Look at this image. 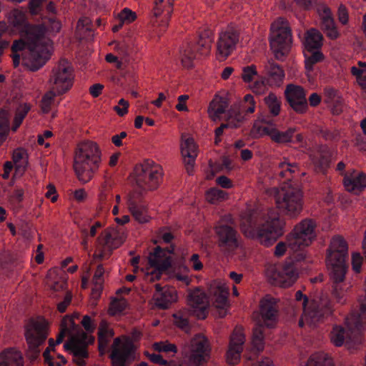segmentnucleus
<instances>
[{"instance_id": "25", "label": "nucleus", "mask_w": 366, "mask_h": 366, "mask_svg": "<svg viewBox=\"0 0 366 366\" xmlns=\"http://www.w3.org/2000/svg\"><path fill=\"white\" fill-rule=\"evenodd\" d=\"M154 300L155 305L160 309H167L173 302L177 300V292L174 287L159 284L155 285Z\"/></svg>"}, {"instance_id": "7", "label": "nucleus", "mask_w": 366, "mask_h": 366, "mask_svg": "<svg viewBox=\"0 0 366 366\" xmlns=\"http://www.w3.org/2000/svg\"><path fill=\"white\" fill-rule=\"evenodd\" d=\"M316 223L313 219H305L295 226L292 232L287 236V244L295 252H297L295 259L301 262L306 258L305 248L316 237Z\"/></svg>"}, {"instance_id": "8", "label": "nucleus", "mask_w": 366, "mask_h": 366, "mask_svg": "<svg viewBox=\"0 0 366 366\" xmlns=\"http://www.w3.org/2000/svg\"><path fill=\"white\" fill-rule=\"evenodd\" d=\"M275 202L282 214L295 218L303 209V192L297 185L285 184L276 191Z\"/></svg>"}, {"instance_id": "61", "label": "nucleus", "mask_w": 366, "mask_h": 366, "mask_svg": "<svg viewBox=\"0 0 366 366\" xmlns=\"http://www.w3.org/2000/svg\"><path fill=\"white\" fill-rule=\"evenodd\" d=\"M312 159L313 162L320 168H323L329 162L327 157L323 154L314 156Z\"/></svg>"}, {"instance_id": "40", "label": "nucleus", "mask_w": 366, "mask_h": 366, "mask_svg": "<svg viewBox=\"0 0 366 366\" xmlns=\"http://www.w3.org/2000/svg\"><path fill=\"white\" fill-rule=\"evenodd\" d=\"M305 366H333L332 358L322 352L312 354Z\"/></svg>"}, {"instance_id": "52", "label": "nucleus", "mask_w": 366, "mask_h": 366, "mask_svg": "<svg viewBox=\"0 0 366 366\" xmlns=\"http://www.w3.org/2000/svg\"><path fill=\"white\" fill-rule=\"evenodd\" d=\"M242 107L247 114H252L254 112L255 102L252 94H248L244 97V102Z\"/></svg>"}, {"instance_id": "28", "label": "nucleus", "mask_w": 366, "mask_h": 366, "mask_svg": "<svg viewBox=\"0 0 366 366\" xmlns=\"http://www.w3.org/2000/svg\"><path fill=\"white\" fill-rule=\"evenodd\" d=\"M181 153L184 157L185 168L189 175L192 174L193 167L197 157V146L192 137L182 136Z\"/></svg>"}, {"instance_id": "23", "label": "nucleus", "mask_w": 366, "mask_h": 366, "mask_svg": "<svg viewBox=\"0 0 366 366\" xmlns=\"http://www.w3.org/2000/svg\"><path fill=\"white\" fill-rule=\"evenodd\" d=\"M261 122L267 124L262 127V131L269 135L272 141L280 144L292 142V139L296 131L295 128L291 127L285 132H280L275 127L273 120L269 119V117H263Z\"/></svg>"}, {"instance_id": "60", "label": "nucleus", "mask_w": 366, "mask_h": 366, "mask_svg": "<svg viewBox=\"0 0 366 366\" xmlns=\"http://www.w3.org/2000/svg\"><path fill=\"white\" fill-rule=\"evenodd\" d=\"M362 263V257L359 253H354L352 256V269L356 272H360Z\"/></svg>"}, {"instance_id": "48", "label": "nucleus", "mask_w": 366, "mask_h": 366, "mask_svg": "<svg viewBox=\"0 0 366 366\" xmlns=\"http://www.w3.org/2000/svg\"><path fill=\"white\" fill-rule=\"evenodd\" d=\"M175 325L184 331L190 329L187 315L181 311L176 312L173 315Z\"/></svg>"}, {"instance_id": "49", "label": "nucleus", "mask_w": 366, "mask_h": 366, "mask_svg": "<svg viewBox=\"0 0 366 366\" xmlns=\"http://www.w3.org/2000/svg\"><path fill=\"white\" fill-rule=\"evenodd\" d=\"M153 348L158 352H173L177 353V347L174 344L168 342H159L153 344Z\"/></svg>"}, {"instance_id": "38", "label": "nucleus", "mask_w": 366, "mask_h": 366, "mask_svg": "<svg viewBox=\"0 0 366 366\" xmlns=\"http://www.w3.org/2000/svg\"><path fill=\"white\" fill-rule=\"evenodd\" d=\"M264 102L270 117H277L280 114L282 101L275 94L270 92L264 98Z\"/></svg>"}, {"instance_id": "46", "label": "nucleus", "mask_w": 366, "mask_h": 366, "mask_svg": "<svg viewBox=\"0 0 366 366\" xmlns=\"http://www.w3.org/2000/svg\"><path fill=\"white\" fill-rule=\"evenodd\" d=\"M9 131V120L6 114L0 113V145L6 140Z\"/></svg>"}, {"instance_id": "34", "label": "nucleus", "mask_w": 366, "mask_h": 366, "mask_svg": "<svg viewBox=\"0 0 366 366\" xmlns=\"http://www.w3.org/2000/svg\"><path fill=\"white\" fill-rule=\"evenodd\" d=\"M188 302L194 308H197L201 310L207 309L209 305L207 294L199 287H197L189 292Z\"/></svg>"}, {"instance_id": "62", "label": "nucleus", "mask_w": 366, "mask_h": 366, "mask_svg": "<svg viewBox=\"0 0 366 366\" xmlns=\"http://www.w3.org/2000/svg\"><path fill=\"white\" fill-rule=\"evenodd\" d=\"M338 19L340 22L345 25L348 22V13L345 6L341 5L338 9Z\"/></svg>"}, {"instance_id": "12", "label": "nucleus", "mask_w": 366, "mask_h": 366, "mask_svg": "<svg viewBox=\"0 0 366 366\" xmlns=\"http://www.w3.org/2000/svg\"><path fill=\"white\" fill-rule=\"evenodd\" d=\"M213 33L210 29H205L199 35L198 41L195 44L189 43L181 51L182 63L184 67L192 68L194 59L210 53Z\"/></svg>"}, {"instance_id": "9", "label": "nucleus", "mask_w": 366, "mask_h": 366, "mask_svg": "<svg viewBox=\"0 0 366 366\" xmlns=\"http://www.w3.org/2000/svg\"><path fill=\"white\" fill-rule=\"evenodd\" d=\"M278 313L277 299L266 295L260 301V314L262 322L259 321L253 329L252 343L254 347L261 350L263 349L264 332L263 326L272 327L274 325Z\"/></svg>"}, {"instance_id": "21", "label": "nucleus", "mask_w": 366, "mask_h": 366, "mask_svg": "<svg viewBox=\"0 0 366 366\" xmlns=\"http://www.w3.org/2000/svg\"><path fill=\"white\" fill-rule=\"evenodd\" d=\"M215 232L222 250L230 252L239 247L238 234L232 227L222 224L215 227Z\"/></svg>"}, {"instance_id": "55", "label": "nucleus", "mask_w": 366, "mask_h": 366, "mask_svg": "<svg viewBox=\"0 0 366 366\" xmlns=\"http://www.w3.org/2000/svg\"><path fill=\"white\" fill-rule=\"evenodd\" d=\"M145 356L153 363L159 365H167L168 361L164 360L162 355L158 353H149V352H145Z\"/></svg>"}, {"instance_id": "59", "label": "nucleus", "mask_w": 366, "mask_h": 366, "mask_svg": "<svg viewBox=\"0 0 366 366\" xmlns=\"http://www.w3.org/2000/svg\"><path fill=\"white\" fill-rule=\"evenodd\" d=\"M129 103L124 99L119 101V105L114 107V110L120 116L123 117L128 112Z\"/></svg>"}, {"instance_id": "44", "label": "nucleus", "mask_w": 366, "mask_h": 366, "mask_svg": "<svg viewBox=\"0 0 366 366\" xmlns=\"http://www.w3.org/2000/svg\"><path fill=\"white\" fill-rule=\"evenodd\" d=\"M305 68L307 70H312L313 65L321 61L323 59V54L320 49H313L311 51L305 53Z\"/></svg>"}, {"instance_id": "26", "label": "nucleus", "mask_w": 366, "mask_h": 366, "mask_svg": "<svg viewBox=\"0 0 366 366\" xmlns=\"http://www.w3.org/2000/svg\"><path fill=\"white\" fill-rule=\"evenodd\" d=\"M244 340V335L241 332L235 330L232 333L227 352V361L229 365H234L239 361Z\"/></svg>"}, {"instance_id": "30", "label": "nucleus", "mask_w": 366, "mask_h": 366, "mask_svg": "<svg viewBox=\"0 0 366 366\" xmlns=\"http://www.w3.org/2000/svg\"><path fill=\"white\" fill-rule=\"evenodd\" d=\"M227 102L224 98L216 97L209 104L208 109L209 116L214 121L221 119L222 115L227 117L228 119L230 114H234V112H240L239 110L231 109L227 113Z\"/></svg>"}, {"instance_id": "27", "label": "nucleus", "mask_w": 366, "mask_h": 366, "mask_svg": "<svg viewBox=\"0 0 366 366\" xmlns=\"http://www.w3.org/2000/svg\"><path fill=\"white\" fill-rule=\"evenodd\" d=\"M264 77L267 85L270 86H280L285 79L283 68L273 59H269L264 64Z\"/></svg>"}, {"instance_id": "47", "label": "nucleus", "mask_w": 366, "mask_h": 366, "mask_svg": "<svg viewBox=\"0 0 366 366\" xmlns=\"http://www.w3.org/2000/svg\"><path fill=\"white\" fill-rule=\"evenodd\" d=\"M226 196L227 193L223 190L217 188H212L207 192L206 198L210 203L215 204L219 201L224 199Z\"/></svg>"}, {"instance_id": "51", "label": "nucleus", "mask_w": 366, "mask_h": 366, "mask_svg": "<svg viewBox=\"0 0 366 366\" xmlns=\"http://www.w3.org/2000/svg\"><path fill=\"white\" fill-rule=\"evenodd\" d=\"M127 307V302L124 299H114L110 304L109 310L112 314L115 315L123 312Z\"/></svg>"}, {"instance_id": "24", "label": "nucleus", "mask_w": 366, "mask_h": 366, "mask_svg": "<svg viewBox=\"0 0 366 366\" xmlns=\"http://www.w3.org/2000/svg\"><path fill=\"white\" fill-rule=\"evenodd\" d=\"M47 335L46 326L37 322H31L25 332L26 341L34 350H37L44 342Z\"/></svg>"}, {"instance_id": "41", "label": "nucleus", "mask_w": 366, "mask_h": 366, "mask_svg": "<svg viewBox=\"0 0 366 366\" xmlns=\"http://www.w3.org/2000/svg\"><path fill=\"white\" fill-rule=\"evenodd\" d=\"M12 159L16 165V169L24 172L28 164V154L22 148H18L13 152Z\"/></svg>"}, {"instance_id": "63", "label": "nucleus", "mask_w": 366, "mask_h": 366, "mask_svg": "<svg viewBox=\"0 0 366 366\" xmlns=\"http://www.w3.org/2000/svg\"><path fill=\"white\" fill-rule=\"evenodd\" d=\"M190 263L192 267L196 271H199L203 267V264L199 260V256L197 254H194L192 255L190 258Z\"/></svg>"}, {"instance_id": "6", "label": "nucleus", "mask_w": 366, "mask_h": 366, "mask_svg": "<svg viewBox=\"0 0 366 366\" xmlns=\"http://www.w3.org/2000/svg\"><path fill=\"white\" fill-rule=\"evenodd\" d=\"M345 324L347 330H345L342 326L336 325L331 332V341L337 347L342 346L345 340L351 342L358 340L366 325V304L362 303L359 310L352 311L345 318Z\"/></svg>"}, {"instance_id": "36", "label": "nucleus", "mask_w": 366, "mask_h": 366, "mask_svg": "<svg viewBox=\"0 0 366 366\" xmlns=\"http://www.w3.org/2000/svg\"><path fill=\"white\" fill-rule=\"evenodd\" d=\"M104 334H107L110 338L114 335V330L109 328L108 323L105 320H102L100 322L98 331V349L101 355L105 354L109 345V341L103 339Z\"/></svg>"}, {"instance_id": "20", "label": "nucleus", "mask_w": 366, "mask_h": 366, "mask_svg": "<svg viewBox=\"0 0 366 366\" xmlns=\"http://www.w3.org/2000/svg\"><path fill=\"white\" fill-rule=\"evenodd\" d=\"M149 263L153 267V271L147 274V279L150 282H154L159 280L162 274L170 267L171 259L164 249L157 247L154 252L149 254Z\"/></svg>"}, {"instance_id": "56", "label": "nucleus", "mask_w": 366, "mask_h": 366, "mask_svg": "<svg viewBox=\"0 0 366 366\" xmlns=\"http://www.w3.org/2000/svg\"><path fill=\"white\" fill-rule=\"evenodd\" d=\"M118 16L126 23H131L135 20L137 15L128 8H124L118 15Z\"/></svg>"}, {"instance_id": "10", "label": "nucleus", "mask_w": 366, "mask_h": 366, "mask_svg": "<svg viewBox=\"0 0 366 366\" xmlns=\"http://www.w3.org/2000/svg\"><path fill=\"white\" fill-rule=\"evenodd\" d=\"M269 43L275 59L284 60L292 45V34L283 19L280 18L271 25Z\"/></svg>"}, {"instance_id": "11", "label": "nucleus", "mask_w": 366, "mask_h": 366, "mask_svg": "<svg viewBox=\"0 0 366 366\" xmlns=\"http://www.w3.org/2000/svg\"><path fill=\"white\" fill-rule=\"evenodd\" d=\"M295 300L301 305L306 320L312 323L321 321L333 312L332 302L327 297L322 298L319 302H310L308 297L298 290L295 293Z\"/></svg>"}, {"instance_id": "54", "label": "nucleus", "mask_w": 366, "mask_h": 366, "mask_svg": "<svg viewBox=\"0 0 366 366\" xmlns=\"http://www.w3.org/2000/svg\"><path fill=\"white\" fill-rule=\"evenodd\" d=\"M81 324L88 334L93 333L96 329V324L89 315L83 316Z\"/></svg>"}, {"instance_id": "37", "label": "nucleus", "mask_w": 366, "mask_h": 366, "mask_svg": "<svg viewBox=\"0 0 366 366\" xmlns=\"http://www.w3.org/2000/svg\"><path fill=\"white\" fill-rule=\"evenodd\" d=\"M244 120V115L242 112H234V117L233 114H230L229 119H227V122L222 124L215 129V137L217 139L220 137V136L223 134L224 129L226 128H237L240 127Z\"/></svg>"}, {"instance_id": "58", "label": "nucleus", "mask_w": 366, "mask_h": 366, "mask_svg": "<svg viewBox=\"0 0 366 366\" xmlns=\"http://www.w3.org/2000/svg\"><path fill=\"white\" fill-rule=\"evenodd\" d=\"M267 81L262 78L260 80H257L254 83L252 87V92L257 94H264L267 89Z\"/></svg>"}, {"instance_id": "19", "label": "nucleus", "mask_w": 366, "mask_h": 366, "mask_svg": "<svg viewBox=\"0 0 366 366\" xmlns=\"http://www.w3.org/2000/svg\"><path fill=\"white\" fill-rule=\"evenodd\" d=\"M239 39V32L236 26L229 25L222 31L217 44V54L223 58L229 56L236 49Z\"/></svg>"}, {"instance_id": "64", "label": "nucleus", "mask_w": 366, "mask_h": 366, "mask_svg": "<svg viewBox=\"0 0 366 366\" xmlns=\"http://www.w3.org/2000/svg\"><path fill=\"white\" fill-rule=\"evenodd\" d=\"M29 109L30 107L27 104L21 106L19 108L17 109L15 116L16 117V118L21 119L23 121L26 114H28Z\"/></svg>"}, {"instance_id": "14", "label": "nucleus", "mask_w": 366, "mask_h": 366, "mask_svg": "<svg viewBox=\"0 0 366 366\" xmlns=\"http://www.w3.org/2000/svg\"><path fill=\"white\" fill-rule=\"evenodd\" d=\"M136 347L133 340L125 337L122 342L119 337L114 339L110 355L112 366H129L135 358Z\"/></svg>"}, {"instance_id": "16", "label": "nucleus", "mask_w": 366, "mask_h": 366, "mask_svg": "<svg viewBox=\"0 0 366 366\" xmlns=\"http://www.w3.org/2000/svg\"><path fill=\"white\" fill-rule=\"evenodd\" d=\"M174 0H154L151 14V24L160 35L168 26Z\"/></svg>"}, {"instance_id": "5", "label": "nucleus", "mask_w": 366, "mask_h": 366, "mask_svg": "<svg viewBox=\"0 0 366 366\" xmlns=\"http://www.w3.org/2000/svg\"><path fill=\"white\" fill-rule=\"evenodd\" d=\"M100 162L101 152L96 143L87 141L79 144L74 162V169L79 180L88 182L99 168Z\"/></svg>"}, {"instance_id": "3", "label": "nucleus", "mask_w": 366, "mask_h": 366, "mask_svg": "<svg viewBox=\"0 0 366 366\" xmlns=\"http://www.w3.org/2000/svg\"><path fill=\"white\" fill-rule=\"evenodd\" d=\"M134 174L137 189L128 194L127 204L134 219L139 223H145L149 217L146 207L139 203V199L142 192L153 191L160 186L163 180V169L154 161L146 159L135 167Z\"/></svg>"}, {"instance_id": "33", "label": "nucleus", "mask_w": 366, "mask_h": 366, "mask_svg": "<svg viewBox=\"0 0 366 366\" xmlns=\"http://www.w3.org/2000/svg\"><path fill=\"white\" fill-rule=\"evenodd\" d=\"M322 40L321 32L312 28L306 31L303 44L306 50L311 51L313 49H320L322 46Z\"/></svg>"}, {"instance_id": "35", "label": "nucleus", "mask_w": 366, "mask_h": 366, "mask_svg": "<svg viewBox=\"0 0 366 366\" xmlns=\"http://www.w3.org/2000/svg\"><path fill=\"white\" fill-rule=\"evenodd\" d=\"M211 295L213 296L214 305L221 310L226 309L228 305V290L223 285H217L210 290Z\"/></svg>"}, {"instance_id": "42", "label": "nucleus", "mask_w": 366, "mask_h": 366, "mask_svg": "<svg viewBox=\"0 0 366 366\" xmlns=\"http://www.w3.org/2000/svg\"><path fill=\"white\" fill-rule=\"evenodd\" d=\"M56 96L59 95L51 88L44 94L40 103L41 109L43 113L47 114L51 110L52 107L55 104V97Z\"/></svg>"}, {"instance_id": "18", "label": "nucleus", "mask_w": 366, "mask_h": 366, "mask_svg": "<svg viewBox=\"0 0 366 366\" xmlns=\"http://www.w3.org/2000/svg\"><path fill=\"white\" fill-rule=\"evenodd\" d=\"M298 277V267L293 259H287L275 267L272 274L274 282L281 287L291 286Z\"/></svg>"}, {"instance_id": "57", "label": "nucleus", "mask_w": 366, "mask_h": 366, "mask_svg": "<svg viewBox=\"0 0 366 366\" xmlns=\"http://www.w3.org/2000/svg\"><path fill=\"white\" fill-rule=\"evenodd\" d=\"M104 273V269L103 266L102 264L98 265L93 277V282L96 287L102 286Z\"/></svg>"}, {"instance_id": "45", "label": "nucleus", "mask_w": 366, "mask_h": 366, "mask_svg": "<svg viewBox=\"0 0 366 366\" xmlns=\"http://www.w3.org/2000/svg\"><path fill=\"white\" fill-rule=\"evenodd\" d=\"M297 164L296 163H290L286 160L280 162L278 164L277 174L282 178L290 179V175L295 173L297 170Z\"/></svg>"}, {"instance_id": "39", "label": "nucleus", "mask_w": 366, "mask_h": 366, "mask_svg": "<svg viewBox=\"0 0 366 366\" xmlns=\"http://www.w3.org/2000/svg\"><path fill=\"white\" fill-rule=\"evenodd\" d=\"M325 15L322 19L321 27L326 35L331 39H335L339 36V31L335 26L334 19L327 10L325 11Z\"/></svg>"}, {"instance_id": "13", "label": "nucleus", "mask_w": 366, "mask_h": 366, "mask_svg": "<svg viewBox=\"0 0 366 366\" xmlns=\"http://www.w3.org/2000/svg\"><path fill=\"white\" fill-rule=\"evenodd\" d=\"M74 80V74L71 64L62 59L51 71L49 84L57 94L62 95L71 89Z\"/></svg>"}, {"instance_id": "50", "label": "nucleus", "mask_w": 366, "mask_h": 366, "mask_svg": "<svg viewBox=\"0 0 366 366\" xmlns=\"http://www.w3.org/2000/svg\"><path fill=\"white\" fill-rule=\"evenodd\" d=\"M256 76H257V71L254 65L244 66L242 69V78L244 82L252 81Z\"/></svg>"}, {"instance_id": "17", "label": "nucleus", "mask_w": 366, "mask_h": 366, "mask_svg": "<svg viewBox=\"0 0 366 366\" xmlns=\"http://www.w3.org/2000/svg\"><path fill=\"white\" fill-rule=\"evenodd\" d=\"M285 97L290 107L297 114H305L308 110L306 91L299 85L288 84L285 90Z\"/></svg>"}, {"instance_id": "43", "label": "nucleus", "mask_w": 366, "mask_h": 366, "mask_svg": "<svg viewBox=\"0 0 366 366\" xmlns=\"http://www.w3.org/2000/svg\"><path fill=\"white\" fill-rule=\"evenodd\" d=\"M102 242L104 245L113 249L118 248L122 244L123 239L116 232H107L102 235Z\"/></svg>"}, {"instance_id": "53", "label": "nucleus", "mask_w": 366, "mask_h": 366, "mask_svg": "<svg viewBox=\"0 0 366 366\" xmlns=\"http://www.w3.org/2000/svg\"><path fill=\"white\" fill-rule=\"evenodd\" d=\"M287 249H289L291 250V252H292V259L297 262L296 259H295V255L297 254V252H295L287 244V240L286 241V242H279L276 247H275V249H274V254L275 256L277 257H281L282 256L285 251L287 250Z\"/></svg>"}, {"instance_id": "32", "label": "nucleus", "mask_w": 366, "mask_h": 366, "mask_svg": "<svg viewBox=\"0 0 366 366\" xmlns=\"http://www.w3.org/2000/svg\"><path fill=\"white\" fill-rule=\"evenodd\" d=\"M0 366H24L21 352L12 347L1 351L0 352Z\"/></svg>"}, {"instance_id": "22", "label": "nucleus", "mask_w": 366, "mask_h": 366, "mask_svg": "<svg viewBox=\"0 0 366 366\" xmlns=\"http://www.w3.org/2000/svg\"><path fill=\"white\" fill-rule=\"evenodd\" d=\"M94 337L89 336L87 333L81 332L79 337L74 339L70 344L64 345L66 350H71L73 355L76 359H86L89 357L87 347L93 344Z\"/></svg>"}, {"instance_id": "2", "label": "nucleus", "mask_w": 366, "mask_h": 366, "mask_svg": "<svg viewBox=\"0 0 366 366\" xmlns=\"http://www.w3.org/2000/svg\"><path fill=\"white\" fill-rule=\"evenodd\" d=\"M285 222L274 209L267 213L250 210L241 219V229L249 238L258 240L262 244L272 245L285 232Z\"/></svg>"}, {"instance_id": "4", "label": "nucleus", "mask_w": 366, "mask_h": 366, "mask_svg": "<svg viewBox=\"0 0 366 366\" xmlns=\"http://www.w3.org/2000/svg\"><path fill=\"white\" fill-rule=\"evenodd\" d=\"M348 257V247L345 240L336 236L332 239L328 254L327 265L330 271V278L332 280V296L340 304L346 301L345 295L348 287L344 283L347 269L346 260Z\"/></svg>"}, {"instance_id": "29", "label": "nucleus", "mask_w": 366, "mask_h": 366, "mask_svg": "<svg viewBox=\"0 0 366 366\" xmlns=\"http://www.w3.org/2000/svg\"><path fill=\"white\" fill-rule=\"evenodd\" d=\"M26 40L28 39H26ZM29 56L30 45L29 41H27V43L21 39L16 40L14 41L11 46V57L14 67H17L19 65L20 61L22 59L23 64H24L31 71H32V69L29 66H27L24 61L26 59H28ZM33 71H34L33 70Z\"/></svg>"}, {"instance_id": "31", "label": "nucleus", "mask_w": 366, "mask_h": 366, "mask_svg": "<svg viewBox=\"0 0 366 366\" xmlns=\"http://www.w3.org/2000/svg\"><path fill=\"white\" fill-rule=\"evenodd\" d=\"M344 186L349 192L362 191L366 187V174L360 172L346 174L344 177Z\"/></svg>"}, {"instance_id": "15", "label": "nucleus", "mask_w": 366, "mask_h": 366, "mask_svg": "<svg viewBox=\"0 0 366 366\" xmlns=\"http://www.w3.org/2000/svg\"><path fill=\"white\" fill-rule=\"evenodd\" d=\"M209 353L208 340L201 334L195 335L191 340L188 350L184 351L190 366H200L204 364Z\"/></svg>"}, {"instance_id": "1", "label": "nucleus", "mask_w": 366, "mask_h": 366, "mask_svg": "<svg viewBox=\"0 0 366 366\" xmlns=\"http://www.w3.org/2000/svg\"><path fill=\"white\" fill-rule=\"evenodd\" d=\"M8 21L13 31L19 33L29 41L30 56L28 59L24 60L25 64L34 71L39 70L51 57V38L60 31V21L49 18L41 24H30L25 14L19 9L10 11Z\"/></svg>"}]
</instances>
